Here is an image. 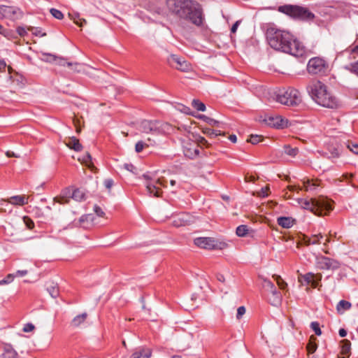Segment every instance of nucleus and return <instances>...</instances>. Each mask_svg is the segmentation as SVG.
Wrapping results in <instances>:
<instances>
[{
  "label": "nucleus",
  "mask_w": 358,
  "mask_h": 358,
  "mask_svg": "<svg viewBox=\"0 0 358 358\" xmlns=\"http://www.w3.org/2000/svg\"><path fill=\"white\" fill-rule=\"evenodd\" d=\"M269 45L276 50L295 57L302 56L304 46L289 31L269 27L266 30Z\"/></svg>",
  "instance_id": "f257e3e1"
},
{
  "label": "nucleus",
  "mask_w": 358,
  "mask_h": 358,
  "mask_svg": "<svg viewBox=\"0 0 358 358\" xmlns=\"http://www.w3.org/2000/svg\"><path fill=\"white\" fill-rule=\"evenodd\" d=\"M169 9L178 17L189 20L195 25L203 22L201 5L193 0H167Z\"/></svg>",
  "instance_id": "f03ea898"
},
{
  "label": "nucleus",
  "mask_w": 358,
  "mask_h": 358,
  "mask_svg": "<svg viewBox=\"0 0 358 358\" xmlns=\"http://www.w3.org/2000/svg\"><path fill=\"white\" fill-rule=\"evenodd\" d=\"M306 89L312 99L317 104L331 109L341 106L339 100L327 90V87L321 81L311 82Z\"/></svg>",
  "instance_id": "7ed1b4c3"
},
{
  "label": "nucleus",
  "mask_w": 358,
  "mask_h": 358,
  "mask_svg": "<svg viewBox=\"0 0 358 358\" xmlns=\"http://www.w3.org/2000/svg\"><path fill=\"white\" fill-rule=\"evenodd\" d=\"M299 203L303 209L308 210L319 216L327 215L332 210L331 201L323 197L310 200L301 199L299 200Z\"/></svg>",
  "instance_id": "20e7f679"
},
{
  "label": "nucleus",
  "mask_w": 358,
  "mask_h": 358,
  "mask_svg": "<svg viewBox=\"0 0 358 358\" xmlns=\"http://www.w3.org/2000/svg\"><path fill=\"white\" fill-rule=\"evenodd\" d=\"M278 11L293 20L300 21H311L315 15L308 8L292 4H285L278 7Z\"/></svg>",
  "instance_id": "39448f33"
},
{
  "label": "nucleus",
  "mask_w": 358,
  "mask_h": 358,
  "mask_svg": "<svg viewBox=\"0 0 358 358\" xmlns=\"http://www.w3.org/2000/svg\"><path fill=\"white\" fill-rule=\"evenodd\" d=\"M276 100L282 104L292 107L298 106L302 102L300 92L292 87L280 90L276 96Z\"/></svg>",
  "instance_id": "423d86ee"
},
{
  "label": "nucleus",
  "mask_w": 358,
  "mask_h": 358,
  "mask_svg": "<svg viewBox=\"0 0 358 358\" xmlns=\"http://www.w3.org/2000/svg\"><path fill=\"white\" fill-rule=\"evenodd\" d=\"M140 127L143 133L158 135L168 131L170 129V125L157 120H144L141 122Z\"/></svg>",
  "instance_id": "0eeeda50"
},
{
  "label": "nucleus",
  "mask_w": 358,
  "mask_h": 358,
  "mask_svg": "<svg viewBox=\"0 0 358 358\" xmlns=\"http://www.w3.org/2000/svg\"><path fill=\"white\" fill-rule=\"evenodd\" d=\"M329 65L326 60L322 57L311 58L307 64V70L310 74L324 75L328 71Z\"/></svg>",
  "instance_id": "6e6552de"
},
{
  "label": "nucleus",
  "mask_w": 358,
  "mask_h": 358,
  "mask_svg": "<svg viewBox=\"0 0 358 358\" xmlns=\"http://www.w3.org/2000/svg\"><path fill=\"white\" fill-rule=\"evenodd\" d=\"M170 66L182 72H188L192 69L191 64L182 57L172 54L167 58Z\"/></svg>",
  "instance_id": "1a4fd4ad"
},
{
  "label": "nucleus",
  "mask_w": 358,
  "mask_h": 358,
  "mask_svg": "<svg viewBox=\"0 0 358 358\" xmlns=\"http://www.w3.org/2000/svg\"><path fill=\"white\" fill-rule=\"evenodd\" d=\"M0 15L3 18L15 21L22 17L23 12L15 6L0 5Z\"/></svg>",
  "instance_id": "9d476101"
},
{
  "label": "nucleus",
  "mask_w": 358,
  "mask_h": 358,
  "mask_svg": "<svg viewBox=\"0 0 358 358\" xmlns=\"http://www.w3.org/2000/svg\"><path fill=\"white\" fill-rule=\"evenodd\" d=\"M317 266L322 270H336L340 268L338 261L325 256H320L316 258Z\"/></svg>",
  "instance_id": "9b49d317"
},
{
  "label": "nucleus",
  "mask_w": 358,
  "mask_h": 358,
  "mask_svg": "<svg viewBox=\"0 0 358 358\" xmlns=\"http://www.w3.org/2000/svg\"><path fill=\"white\" fill-rule=\"evenodd\" d=\"M166 180L165 179H158L155 182L148 181L145 183L146 188L148 189V194L150 196H154L155 197L160 196L162 194L161 189L158 187V185L166 187Z\"/></svg>",
  "instance_id": "f8f14e48"
},
{
  "label": "nucleus",
  "mask_w": 358,
  "mask_h": 358,
  "mask_svg": "<svg viewBox=\"0 0 358 358\" xmlns=\"http://www.w3.org/2000/svg\"><path fill=\"white\" fill-rule=\"evenodd\" d=\"M194 242L196 246L203 249L212 250L219 248L217 241L210 237L196 238Z\"/></svg>",
  "instance_id": "ddd939ff"
},
{
  "label": "nucleus",
  "mask_w": 358,
  "mask_h": 358,
  "mask_svg": "<svg viewBox=\"0 0 358 358\" xmlns=\"http://www.w3.org/2000/svg\"><path fill=\"white\" fill-rule=\"evenodd\" d=\"M264 122L268 126L275 128H283L287 126V120H285L281 116H268L264 120Z\"/></svg>",
  "instance_id": "4468645a"
},
{
  "label": "nucleus",
  "mask_w": 358,
  "mask_h": 358,
  "mask_svg": "<svg viewBox=\"0 0 358 358\" xmlns=\"http://www.w3.org/2000/svg\"><path fill=\"white\" fill-rule=\"evenodd\" d=\"M152 350L145 346H140L135 349L129 358H150Z\"/></svg>",
  "instance_id": "2eb2a0df"
},
{
  "label": "nucleus",
  "mask_w": 358,
  "mask_h": 358,
  "mask_svg": "<svg viewBox=\"0 0 358 358\" xmlns=\"http://www.w3.org/2000/svg\"><path fill=\"white\" fill-rule=\"evenodd\" d=\"M189 215L181 213L173 216V225L179 227L185 225L188 222Z\"/></svg>",
  "instance_id": "dca6fc26"
},
{
  "label": "nucleus",
  "mask_w": 358,
  "mask_h": 358,
  "mask_svg": "<svg viewBox=\"0 0 358 358\" xmlns=\"http://www.w3.org/2000/svg\"><path fill=\"white\" fill-rule=\"evenodd\" d=\"M184 155L189 159H194L199 155V150L196 145H189V147H185L184 149Z\"/></svg>",
  "instance_id": "f3484780"
},
{
  "label": "nucleus",
  "mask_w": 358,
  "mask_h": 358,
  "mask_svg": "<svg viewBox=\"0 0 358 358\" xmlns=\"http://www.w3.org/2000/svg\"><path fill=\"white\" fill-rule=\"evenodd\" d=\"M71 189L66 188L62 192V194L59 197L54 198V201L60 204L69 203L70 200Z\"/></svg>",
  "instance_id": "a211bd4d"
},
{
  "label": "nucleus",
  "mask_w": 358,
  "mask_h": 358,
  "mask_svg": "<svg viewBox=\"0 0 358 358\" xmlns=\"http://www.w3.org/2000/svg\"><path fill=\"white\" fill-rule=\"evenodd\" d=\"M278 225L285 229L291 228L294 224V220L290 217H280L277 220Z\"/></svg>",
  "instance_id": "6ab92c4d"
},
{
  "label": "nucleus",
  "mask_w": 358,
  "mask_h": 358,
  "mask_svg": "<svg viewBox=\"0 0 358 358\" xmlns=\"http://www.w3.org/2000/svg\"><path fill=\"white\" fill-rule=\"evenodd\" d=\"M8 201L13 205L23 206L28 203V198L24 195H17L10 197Z\"/></svg>",
  "instance_id": "aec40b11"
},
{
  "label": "nucleus",
  "mask_w": 358,
  "mask_h": 358,
  "mask_svg": "<svg viewBox=\"0 0 358 358\" xmlns=\"http://www.w3.org/2000/svg\"><path fill=\"white\" fill-rule=\"evenodd\" d=\"M352 304L350 302L341 300L336 306V310L338 314H343L345 311L350 310Z\"/></svg>",
  "instance_id": "412c9836"
},
{
  "label": "nucleus",
  "mask_w": 358,
  "mask_h": 358,
  "mask_svg": "<svg viewBox=\"0 0 358 358\" xmlns=\"http://www.w3.org/2000/svg\"><path fill=\"white\" fill-rule=\"evenodd\" d=\"M271 294H272L273 299H270L271 303L273 306H278L282 300V295L280 292H278L275 287L273 289H271L270 291Z\"/></svg>",
  "instance_id": "4be33fe9"
},
{
  "label": "nucleus",
  "mask_w": 358,
  "mask_h": 358,
  "mask_svg": "<svg viewBox=\"0 0 358 358\" xmlns=\"http://www.w3.org/2000/svg\"><path fill=\"white\" fill-rule=\"evenodd\" d=\"M67 145L71 149H73L76 152H79L83 149V146L80 143L79 140L74 136L69 138V142L67 143Z\"/></svg>",
  "instance_id": "5701e85b"
},
{
  "label": "nucleus",
  "mask_w": 358,
  "mask_h": 358,
  "mask_svg": "<svg viewBox=\"0 0 358 358\" xmlns=\"http://www.w3.org/2000/svg\"><path fill=\"white\" fill-rule=\"evenodd\" d=\"M87 317V314L86 313H83L82 314L76 315L72 320L71 324L74 327H79L81 324H83Z\"/></svg>",
  "instance_id": "b1692460"
},
{
  "label": "nucleus",
  "mask_w": 358,
  "mask_h": 358,
  "mask_svg": "<svg viewBox=\"0 0 358 358\" xmlns=\"http://www.w3.org/2000/svg\"><path fill=\"white\" fill-rule=\"evenodd\" d=\"M202 132L210 138H214L220 135H224V134L220 130L213 129L208 127L203 128Z\"/></svg>",
  "instance_id": "393cba45"
},
{
  "label": "nucleus",
  "mask_w": 358,
  "mask_h": 358,
  "mask_svg": "<svg viewBox=\"0 0 358 358\" xmlns=\"http://www.w3.org/2000/svg\"><path fill=\"white\" fill-rule=\"evenodd\" d=\"M350 346L351 343L350 342V341L347 339H343V341H341V354L347 355L348 357L350 354Z\"/></svg>",
  "instance_id": "a878e982"
},
{
  "label": "nucleus",
  "mask_w": 358,
  "mask_h": 358,
  "mask_svg": "<svg viewBox=\"0 0 358 358\" xmlns=\"http://www.w3.org/2000/svg\"><path fill=\"white\" fill-rule=\"evenodd\" d=\"M70 198L80 201L85 199V193L81 189H76L73 192L71 191Z\"/></svg>",
  "instance_id": "bb28decb"
},
{
  "label": "nucleus",
  "mask_w": 358,
  "mask_h": 358,
  "mask_svg": "<svg viewBox=\"0 0 358 358\" xmlns=\"http://www.w3.org/2000/svg\"><path fill=\"white\" fill-rule=\"evenodd\" d=\"M315 278L316 276L313 273H308L302 275L300 280L303 279L307 284L311 283L313 285L316 286Z\"/></svg>",
  "instance_id": "cd10ccee"
},
{
  "label": "nucleus",
  "mask_w": 358,
  "mask_h": 358,
  "mask_svg": "<svg viewBox=\"0 0 358 358\" xmlns=\"http://www.w3.org/2000/svg\"><path fill=\"white\" fill-rule=\"evenodd\" d=\"M47 291L52 298H57L59 296V288L57 285L52 283L47 287Z\"/></svg>",
  "instance_id": "c85d7f7f"
},
{
  "label": "nucleus",
  "mask_w": 358,
  "mask_h": 358,
  "mask_svg": "<svg viewBox=\"0 0 358 358\" xmlns=\"http://www.w3.org/2000/svg\"><path fill=\"white\" fill-rule=\"evenodd\" d=\"M4 356L6 358H17V353L10 345H8L5 348Z\"/></svg>",
  "instance_id": "c756f323"
},
{
  "label": "nucleus",
  "mask_w": 358,
  "mask_h": 358,
  "mask_svg": "<svg viewBox=\"0 0 358 358\" xmlns=\"http://www.w3.org/2000/svg\"><path fill=\"white\" fill-rule=\"evenodd\" d=\"M248 227L245 224H241L236 228V234L239 237H244L248 234Z\"/></svg>",
  "instance_id": "7c9ffc66"
},
{
  "label": "nucleus",
  "mask_w": 358,
  "mask_h": 358,
  "mask_svg": "<svg viewBox=\"0 0 358 358\" xmlns=\"http://www.w3.org/2000/svg\"><path fill=\"white\" fill-rule=\"evenodd\" d=\"M199 118L208 123L210 126L215 127L218 126L220 122L211 117H209L205 115H199Z\"/></svg>",
  "instance_id": "2f4dec72"
},
{
  "label": "nucleus",
  "mask_w": 358,
  "mask_h": 358,
  "mask_svg": "<svg viewBox=\"0 0 358 358\" xmlns=\"http://www.w3.org/2000/svg\"><path fill=\"white\" fill-rule=\"evenodd\" d=\"M192 106L199 111H205L206 106L203 103L198 99H193L192 102Z\"/></svg>",
  "instance_id": "473e14b6"
},
{
  "label": "nucleus",
  "mask_w": 358,
  "mask_h": 358,
  "mask_svg": "<svg viewBox=\"0 0 358 358\" xmlns=\"http://www.w3.org/2000/svg\"><path fill=\"white\" fill-rule=\"evenodd\" d=\"M346 148L350 150L352 153L358 155V144L354 143L350 141L345 143Z\"/></svg>",
  "instance_id": "72a5a7b5"
},
{
  "label": "nucleus",
  "mask_w": 358,
  "mask_h": 358,
  "mask_svg": "<svg viewBox=\"0 0 358 358\" xmlns=\"http://www.w3.org/2000/svg\"><path fill=\"white\" fill-rule=\"evenodd\" d=\"M83 163L90 169H93L92 157L89 152H87L83 158Z\"/></svg>",
  "instance_id": "f704fd0d"
},
{
  "label": "nucleus",
  "mask_w": 358,
  "mask_h": 358,
  "mask_svg": "<svg viewBox=\"0 0 358 358\" xmlns=\"http://www.w3.org/2000/svg\"><path fill=\"white\" fill-rule=\"evenodd\" d=\"M262 286L268 292H270L275 287L274 284L271 280L267 279H264Z\"/></svg>",
  "instance_id": "c9c22d12"
},
{
  "label": "nucleus",
  "mask_w": 358,
  "mask_h": 358,
  "mask_svg": "<svg viewBox=\"0 0 358 358\" xmlns=\"http://www.w3.org/2000/svg\"><path fill=\"white\" fill-rule=\"evenodd\" d=\"M28 30L31 31L32 34L36 36H44L46 35L45 33H42L41 29L38 27H28Z\"/></svg>",
  "instance_id": "e433bc0d"
},
{
  "label": "nucleus",
  "mask_w": 358,
  "mask_h": 358,
  "mask_svg": "<svg viewBox=\"0 0 358 358\" xmlns=\"http://www.w3.org/2000/svg\"><path fill=\"white\" fill-rule=\"evenodd\" d=\"M50 13L56 19L62 20L64 17L63 13L60 10H59L56 8H51L50 10Z\"/></svg>",
  "instance_id": "4c0bfd02"
},
{
  "label": "nucleus",
  "mask_w": 358,
  "mask_h": 358,
  "mask_svg": "<svg viewBox=\"0 0 358 358\" xmlns=\"http://www.w3.org/2000/svg\"><path fill=\"white\" fill-rule=\"evenodd\" d=\"M310 327L315 331L317 336H320L322 334V331L317 322H312L310 324Z\"/></svg>",
  "instance_id": "58836bf2"
},
{
  "label": "nucleus",
  "mask_w": 358,
  "mask_h": 358,
  "mask_svg": "<svg viewBox=\"0 0 358 358\" xmlns=\"http://www.w3.org/2000/svg\"><path fill=\"white\" fill-rule=\"evenodd\" d=\"M262 136L259 135H251L248 142L251 143L253 145L257 144L262 141Z\"/></svg>",
  "instance_id": "ea45409f"
},
{
  "label": "nucleus",
  "mask_w": 358,
  "mask_h": 358,
  "mask_svg": "<svg viewBox=\"0 0 358 358\" xmlns=\"http://www.w3.org/2000/svg\"><path fill=\"white\" fill-rule=\"evenodd\" d=\"M303 185H304V188L306 191L314 190V189H315V188L317 187V185L315 183L311 182L310 180L305 181L303 182Z\"/></svg>",
  "instance_id": "a19ab883"
},
{
  "label": "nucleus",
  "mask_w": 358,
  "mask_h": 358,
  "mask_svg": "<svg viewBox=\"0 0 358 358\" xmlns=\"http://www.w3.org/2000/svg\"><path fill=\"white\" fill-rule=\"evenodd\" d=\"M23 221L27 229H32L34 227V223L33 220L30 219L29 217H24Z\"/></svg>",
  "instance_id": "79ce46f5"
},
{
  "label": "nucleus",
  "mask_w": 358,
  "mask_h": 358,
  "mask_svg": "<svg viewBox=\"0 0 358 358\" xmlns=\"http://www.w3.org/2000/svg\"><path fill=\"white\" fill-rule=\"evenodd\" d=\"M14 278L15 275L13 273H10L4 279L0 281V285L9 284L13 280Z\"/></svg>",
  "instance_id": "37998d69"
},
{
  "label": "nucleus",
  "mask_w": 358,
  "mask_h": 358,
  "mask_svg": "<svg viewBox=\"0 0 358 358\" xmlns=\"http://www.w3.org/2000/svg\"><path fill=\"white\" fill-rule=\"evenodd\" d=\"M322 237L321 234L313 235L310 237V243H312V245L319 244L320 243V240L322 238Z\"/></svg>",
  "instance_id": "c03bdc74"
},
{
  "label": "nucleus",
  "mask_w": 358,
  "mask_h": 358,
  "mask_svg": "<svg viewBox=\"0 0 358 358\" xmlns=\"http://www.w3.org/2000/svg\"><path fill=\"white\" fill-rule=\"evenodd\" d=\"M275 280L277 282L278 285L281 289H285L287 287V283L281 278L280 276L276 275Z\"/></svg>",
  "instance_id": "a18cd8bd"
},
{
  "label": "nucleus",
  "mask_w": 358,
  "mask_h": 358,
  "mask_svg": "<svg viewBox=\"0 0 358 358\" xmlns=\"http://www.w3.org/2000/svg\"><path fill=\"white\" fill-rule=\"evenodd\" d=\"M307 350L309 353H313L317 348V345L315 343L310 341L307 345Z\"/></svg>",
  "instance_id": "49530a36"
},
{
  "label": "nucleus",
  "mask_w": 358,
  "mask_h": 358,
  "mask_svg": "<svg viewBox=\"0 0 358 358\" xmlns=\"http://www.w3.org/2000/svg\"><path fill=\"white\" fill-rule=\"evenodd\" d=\"M330 154L331 155L329 157L332 158H337L339 157L341 155V153L338 148H333L331 150H330Z\"/></svg>",
  "instance_id": "de8ad7c7"
},
{
  "label": "nucleus",
  "mask_w": 358,
  "mask_h": 358,
  "mask_svg": "<svg viewBox=\"0 0 358 358\" xmlns=\"http://www.w3.org/2000/svg\"><path fill=\"white\" fill-rule=\"evenodd\" d=\"M196 141H197L198 143L201 146H206V147L209 146V143L207 141V140L202 136H198V138H196Z\"/></svg>",
  "instance_id": "09e8293b"
},
{
  "label": "nucleus",
  "mask_w": 358,
  "mask_h": 358,
  "mask_svg": "<svg viewBox=\"0 0 358 358\" xmlns=\"http://www.w3.org/2000/svg\"><path fill=\"white\" fill-rule=\"evenodd\" d=\"M245 313V308L244 306L238 307L237 309L236 318L240 320Z\"/></svg>",
  "instance_id": "8fccbe9b"
},
{
  "label": "nucleus",
  "mask_w": 358,
  "mask_h": 358,
  "mask_svg": "<svg viewBox=\"0 0 358 358\" xmlns=\"http://www.w3.org/2000/svg\"><path fill=\"white\" fill-rule=\"evenodd\" d=\"M349 69L352 73H355L356 76H358V61L353 64H351Z\"/></svg>",
  "instance_id": "3c124183"
},
{
  "label": "nucleus",
  "mask_w": 358,
  "mask_h": 358,
  "mask_svg": "<svg viewBox=\"0 0 358 358\" xmlns=\"http://www.w3.org/2000/svg\"><path fill=\"white\" fill-rule=\"evenodd\" d=\"M145 145V144L143 141H138L135 145L136 152L138 153L141 152L143 150Z\"/></svg>",
  "instance_id": "603ef678"
},
{
  "label": "nucleus",
  "mask_w": 358,
  "mask_h": 358,
  "mask_svg": "<svg viewBox=\"0 0 358 358\" xmlns=\"http://www.w3.org/2000/svg\"><path fill=\"white\" fill-rule=\"evenodd\" d=\"M113 180L110 178H108V179H106L103 182V185L105 186V187L110 190L111 189V187H113Z\"/></svg>",
  "instance_id": "864d4df0"
},
{
  "label": "nucleus",
  "mask_w": 358,
  "mask_h": 358,
  "mask_svg": "<svg viewBox=\"0 0 358 358\" xmlns=\"http://www.w3.org/2000/svg\"><path fill=\"white\" fill-rule=\"evenodd\" d=\"M34 329V325L31 323L26 324L23 327L24 332H30Z\"/></svg>",
  "instance_id": "5fc2aeb1"
},
{
  "label": "nucleus",
  "mask_w": 358,
  "mask_h": 358,
  "mask_svg": "<svg viewBox=\"0 0 358 358\" xmlns=\"http://www.w3.org/2000/svg\"><path fill=\"white\" fill-rule=\"evenodd\" d=\"M16 31L20 36H24L27 34L25 28L23 27H17Z\"/></svg>",
  "instance_id": "6e6d98bb"
},
{
  "label": "nucleus",
  "mask_w": 358,
  "mask_h": 358,
  "mask_svg": "<svg viewBox=\"0 0 358 358\" xmlns=\"http://www.w3.org/2000/svg\"><path fill=\"white\" fill-rule=\"evenodd\" d=\"M301 243L306 245H312V243H310V237L307 236H303V238L301 240Z\"/></svg>",
  "instance_id": "4d7b16f0"
},
{
  "label": "nucleus",
  "mask_w": 358,
  "mask_h": 358,
  "mask_svg": "<svg viewBox=\"0 0 358 358\" xmlns=\"http://www.w3.org/2000/svg\"><path fill=\"white\" fill-rule=\"evenodd\" d=\"M94 212L99 217H103L105 214L103 210L99 206H94Z\"/></svg>",
  "instance_id": "13d9d810"
},
{
  "label": "nucleus",
  "mask_w": 358,
  "mask_h": 358,
  "mask_svg": "<svg viewBox=\"0 0 358 358\" xmlns=\"http://www.w3.org/2000/svg\"><path fill=\"white\" fill-rule=\"evenodd\" d=\"M28 271L27 270H18L14 274L15 277H22L27 275Z\"/></svg>",
  "instance_id": "bf43d9fd"
},
{
  "label": "nucleus",
  "mask_w": 358,
  "mask_h": 358,
  "mask_svg": "<svg viewBox=\"0 0 358 358\" xmlns=\"http://www.w3.org/2000/svg\"><path fill=\"white\" fill-rule=\"evenodd\" d=\"M76 17L80 20V22L78 20H77L76 18H74V22L78 24L79 26L82 27L83 25V24H86V21L84 19H80L79 18V15L78 14H76Z\"/></svg>",
  "instance_id": "052dcab7"
},
{
  "label": "nucleus",
  "mask_w": 358,
  "mask_h": 358,
  "mask_svg": "<svg viewBox=\"0 0 358 358\" xmlns=\"http://www.w3.org/2000/svg\"><path fill=\"white\" fill-rule=\"evenodd\" d=\"M240 22H241V21L238 20V21H236V22L232 25V27H231V33H234H234H236V30H237V29H238V26H239V24H240Z\"/></svg>",
  "instance_id": "680f3d73"
},
{
  "label": "nucleus",
  "mask_w": 358,
  "mask_h": 358,
  "mask_svg": "<svg viewBox=\"0 0 358 358\" xmlns=\"http://www.w3.org/2000/svg\"><path fill=\"white\" fill-rule=\"evenodd\" d=\"M298 150L296 148H289L288 150H286V152L291 156H295Z\"/></svg>",
  "instance_id": "e2e57ef3"
},
{
  "label": "nucleus",
  "mask_w": 358,
  "mask_h": 358,
  "mask_svg": "<svg viewBox=\"0 0 358 358\" xmlns=\"http://www.w3.org/2000/svg\"><path fill=\"white\" fill-rule=\"evenodd\" d=\"M124 166L127 170L131 172H133L135 169L134 166L131 164H124Z\"/></svg>",
  "instance_id": "0e129e2a"
},
{
  "label": "nucleus",
  "mask_w": 358,
  "mask_h": 358,
  "mask_svg": "<svg viewBox=\"0 0 358 358\" xmlns=\"http://www.w3.org/2000/svg\"><path fill=\"white\" fill-rule=\"evenodd\" d=\"M48 58L47 59V61L49 62H55L57 61V57L52 54H47L45 55Z\"/></svg>",
  "instance_id": "69168bd1"
},
{
  "label": "nucleus",
  "mask_w": 358,
  "mask_h": 358,
  "mask_svg": "<svg viewBox=\"0 0 358 358\" xmlns=\"http://www.w3.org/2000/svg\"><path fill=\"white\" fill-rule=\"evenodd\" d=\"M6 156H7L8 157H17H17H20V156H19V155H17V154H15V152H12V151H10V150L7 151V152H6Z\"/></svg>",
  "instance_id": "338daca9"
},
{
  "label": "nucleus",
  "mask_w": 358,
  "mask_h": 358,
  "mask_svg": "<svg viewBox=\"0 0 358 358\" xmlns=\"http://www.w3.org/2000/svg\"><path fill=\"white\" fill-rule=\"evenodd\" d=\"M58 64L62 66L67 65L68 66H71L72 65V63L67 62L64 59H59Z\"/></svg>",
  "instance_id": "774afa93"
}]
</instances>
